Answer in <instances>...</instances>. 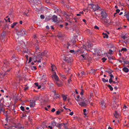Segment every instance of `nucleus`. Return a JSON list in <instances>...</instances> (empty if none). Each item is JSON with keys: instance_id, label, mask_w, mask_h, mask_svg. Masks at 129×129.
Wrapping results in <instances>:
<instances>
[{"instance_id": "obj_50", "label": "nucleus", "mask_w": 129, "mask_h": 129, "mask_svg": "<svg viewBox=\"0 0 129 129\" xmlns=\"http://www.w3.org/2000/svg\"><path fill=\"white\" fill-rule=\"evenodd\" d=\"M55 111V109L54 108H53L51 110V111L52 112H53Z\"/></svg>"}, {"instance_id": "obj_24", "label": "nucleus", "mask_w": 129, "mask_h": 129, "mask_svg": "<svg viewBox=\"0 0 129 129\" xmlns=\"http://www.w3.org/2000/svg\"><path fill=\"white\" fill-rule=\"evenodd\" d=\"M123 71L126 73L128 72V69L126 67H124L123 69Z\"/></svg>"}, {"instance_id": "obj_1", "label": "nucleus", "mask_w": 129, "mask_h": 129, "mask_svg": "<svg viewBox=\"0 0 129 129\" xmlns=\"http://www.w3.org/2000/svg\"><path fill=\"white\" fill-rule=\"evenodd\" d=\"M52 123L54 126H56L61 128H66L67 126V123H62L60 124H57L55 121H53Z\"/></svg>"}, {"instance_id": "obj_57", "label": "nucleus", "mask_w": 129, "mask_h": 129, "mask_svg": "<svg viewBox=\"0 0 129 129\" xmlns=\"http://www.w3.org/2000/svg\"><path fill=\"white\" fill-rule=\"evenodd\" d=\"M108 58L110 60H111V59H113V58H112V57H111L109 56L108 57Z\"/></svg>"}, {"instance_id": "obj_30", "label": "nucleus", "mask_w": 129, "mask_h": 129, "mask_svg": "<svg viewBox=\"0 0 129 129\" xmlns=\"http://www.w3.org/2000/svg\"><path fill=\"white\" fill-rule=\"evenodd\" d=\"M107 86L109 88V89L111 91H112L113 90V88L110 85H108Z\"/></svg>"}, {"instance_id": "obj_61", "label": "nucleus", "mask_w": 129, "mask_h": 129, "mask_svg": "<svg viewBox=\"0 0 129 129\" xmlns=\"http://www.w3.org/2000/svg\"><path fill=\"white\" fill-rule=\"evenodd\" d=\"M83 94V91L82 90L80 92V94L81 95H82Z\"/></svg>"}, {"instance_id": "obj_25", "label": "nucleus", "mask_w": 129, "mask_h": 129, "mask_svg": "<svg viewBox=\"0 0 129 129\" xmlns=\"http://www.w3.org/2000/svg\"><path fill=\"white\" fill-rule=\"evenodd\" d=\"M102 35L104 36L103 37L104 38H108V35L107 34V33H102Z\"/></svg>"}, {"instance_id": "obj_45", "label": "nucleus", "mask_w": 129, "mask_h": 129, "mask_svg": "<svg viewBox=\"0 0 129 129\" xmlns=\"http://www.w3.org/2000/svg\"><path fill=\"white\" fill-rule=\"evenodd\" d=\"M94 28L95 29H98V30L99 29V27H98L96 25H95L94 26Z\"/></svg>"}, {"instance_id": "obj_2", "label": "nucleus", "mask_w": 129, "mask_h": 129, "mask_svg": "<svg viewBox=\"0 0 129 129\" xmlns=\"http://www.w3.org/2000/svg\"><path fill=\"white\" fill-rule=\"evenodd\" d=\"M114 115L115 118L117 119H119L118 120H117L118 121H119V120L120 121L121 120L120 119L121 118V116L119 111H115V112L114 114Z\"/></svg>"}, {"instance_id": "obj_21", "label": "nucleus", "mask_w": 129, "mask_h": 129, "mask_svg": "<svg viewBox=\"0 0 129 129\" xmlns=\"http://www.w3.org/2000/svg\"><path fill=\"white\" fill-rule=\"evenodd\" d=\"M43 55H37V56L36 57V58H39V60L37 61V62H41V58H42V56H43Z\"/></svg>"}, {"instance_id": "obj_14", "label": "nucleus", "mask_w": 129, "mask_h": 129, "mask_svg": "<svg viewBox=\"0 0 129 129\" xmlns=\"http://www.w3.org/2000/svg\"><path fill=\"white\" fill-rule=\"evenodd\" d=\"M11 60L12 62H17L18 61L16 59L15 56L14 55L12 56Z\"/></svg>"}, {"instance_id": "obj_43", "label": "nucleus", "mask_w": 129, "mask_h": 129, "mask_svg": "<svg viewBox=\"0 0 129 129\" xmlns=\"http://www.w3.org/2000/svg\"><path fill=\"white\" fill-rule=\"evenodd\" d=\"M113 82V81L112 80V79L110 78L109 80V82L111 84L112 83V82Z\"/></svg>"}, {"instance_id": "obj_62", "label": "nucleus", "mask_w": 129, "mask_h": 129, "mask_svg": "<svg viewBox=\"0 0 129 129\" xmlns=\"http://www.w3.org/2000/svg\"><path fill=\"white\" fill-rule=\"evenodd\" d=\"M84 113H85L86 112V109H84L83 110Z\"/></svg>"}, {"instance_id": "obj_40", "label": "nucleus", "mask_w": 129, "mask_h": 129, "mask_svg": "<svg viewBox=\"0 0 129 129\" xmlns=\"http://www.w3.org/2000/svg\"><path fill=\"white\" fill-rule=\"evenodd\" d=\"M113 51L111 49H109V52L108 53L110 54H112Z\"/></svg>"}, {"instance_id": "obj_49", "label": "nucleus", "mask_w": 129, "mask_h": 129, "mask_svg": "<svg viewBox=\"0 0 129 129\" xmlns=\"http://www.w3.org/2000/svg\"><path fill=\"white\" fill-rule=\"evenodd\" d=\"M116 12L117 13H119L120 11V10L119 9H117L116 10Z\"/></svg>"}, {"instance_id": "obj_47", "label": "nucleus", "mask_w": 129, "mask_h": 129, "mask_svg": "<svg viewBox=\"0 0 129 129\" xmlns=\"http://www.w3.org/2000/svg\"><path fill=\"white\" fill-rule=\"evenodd\" d=\"M109 76H110V78H111L112 79L113 78H114V76L113 75H112V74L110 75H109Z\"/></svg>"}, {"instance_id": "obj_63", "label": "nucleus", "mask_w": 129, "mask_h": 129, "mask_svg": "<svg viewBox=\"0 0 129 129\" xmlns=\"http://www.w3.org/2000/svg\"><path fill=\"white\" fill-rule=\"evenodd\" d=\"M24 15H26V16H29V14H28V13H24Z\"/></svg>"}, {"instance_id": "obj_11", "label": "nucleus", "mask_w": 129, "mask_h": 129, "mask_svg": "<svg viewBox=\"0 0 129 129\" xmlns=\"http://www.w3.org/2000/svg\"><path fill=\"white\" fill-rule=\"evenodd\" d=\"M12 126L18 128L23 129V128L22 127L20 124L19 123H18L17 125L15 124V125H13Z\"/></svg>"}, {"instance_id": "obj_27", "label": "nucleus", "mask_w": 129, "mask_h": 129, "mask_svg": "<svg viewBox=\"0 0 129 129\" xmlns=\"http://www.w3.org/2000/svg\"><path fill=\"white\" fill-rule=\"evenodd\" d=\"M60 77L61 79L63 80H65L67 78L65 76L63 75H60Z\"/></svg>"}, {"instance_id": "obj_59", "label": "nucleus", "mask_w": 129, "mask_h": 129, "mask_svg": "<svg viewBox=\"0 0 129 129\" xmlns=\"http://www.w3.org/2000/svg\"><path fill=\"white\" fill-rule=\"evenodd\" d=\"M48 128H49L50 129H52L53 127L52 126H49L48 127Z\"/></svg>"}, {"instance_id": "obj_41", "label": "nucleus", "mask_w": 129, "mask_h": 129, "mask_svg": "<svg viewBox=\"0 0 129 129\" xmlns=\"http://www.w3.org/2000/svg\"><path fill=\"white\" fill-rule=\"evenodd\" d=\"M20 109L21 110L23 111H24L25 109L24 107L23 106H21L20 107Z\"/></svg>"}, {"instance_id": "obj_20", "label": "nucleus", "mask_w": 129, "mask_h": 129, "mask_svg": "<svg viewBox=\"0 0 129 129\" xmlns=\"http://www.w3.org/2000/svg\"><path fill=\"white\" fill-rule=\"evenodd\" d=\"M91 45L89 43H88L86 45V46H85V47H83L84 48H85V49H87V48H91Z\"/></svg>"}, {"instance_id": "obj_5", "label": "nucleus", "mask_w": 129, "mask_h": 129, "mask_svg": "<svg viewBox=\"0 0 129 129\" xmlns=\"http://www.w3.org/2000/svg\"><path fill=\"white\" fill-rule=\"evenodd\" d=\"M91 5L92 7V9H93L94 11H96L101 8L98 4H91Z\"/></svg>"}, {"instance_id": "obj_51", "label": "nucleus", "mask_w": 129, "mask_h": 129, "mask_svg": "<svg viewBox=\"0 0 129 129\" xmlns=\"http://www.w3.org/2000/svg\"><path fill=\"white\" fill-rule=\"evenodd\" d=\"M81 74L82 76L85 75V72L84 71H82L81 72Z\"/></svg>"}, {"instance_id": "obj_36", "label": "nucleus", "mask_w": 129, "mask_h": 129, "mask_svg": "<svg viewBox=\"0 0 129 129\" xmlns=\"http://www.w3.org/2000/svg\"><path fill=\"white\" fill-rule=\"evenodd\" d=\"M121 37L123 38L124 40L126 38H127V37L125 35H121Z\"/></svg>"}, {"instance_id": "obj_17", "label": "nucleus", "mask_w": 129, "mask_h": 129, "mask_svg": "<svg viewBox=\"0 0 129 129\" xmlns=\"http://www.w3.org/2000/svg\"><path fill=\"white\" fill-rule=\"evenodd\" d=\"M101 107L103 109L105 107V104L104 101V100H102L101 102Z\"/></svg>"}, {"instance_id": "obj_19", "label": "nucleus", "mask_w": 129, "mask_h": 129, "mask_svg": "<svg viewBox=\"0 0 129 129\" xmlns=\"http://www.w3.org/2000/svg\"><path fill=\"white\" fill-rule=\"evenodd\" d=\"M79 59L80 60H84L85 59L86 57L85 56L83 55H81L79 57Z\"/></svg>"}, {"instance_id": "obj_29", "label": "nucleus", "mask_w": 129, "mask_h": 129, "mask_svg": "<svg viewBox=\"0 0 129 129\" xmlns=\"http://www.w3.org/2000/svg\"><path fill=\"white\" fill-rule=\"evenodd\" d=\"M17 22H14L12 24L11 27L12 28H13L14 26L17 23Z\"/></svg>"}, {"instance_id": "obj_28", "label": "nucleus", "mask_w": 129, "mask_h": 129, "mask_svg": "<svg viewBox=\"0 0 129 129\" xmlns=\"http://www.w3.org/2000/svg\"><path fill=\"white\" fill-rule=\"evenodd\" d=\"M9 121H7V123L6 124H5V126H8V127H6L5 126V128H8V127H9L10 126H11V127H12V126H10V123H9Z\"/></svg>"}, {"instance_id": "obj_3", "label": "nucleus", "mask_w": 129, "mask_h": 129, "mask_svg": "<svg viewBox=\"0 0 129 129\" xmlns=\"http://www.w3.org/2000/svg\"><path fill=\"white\" fill-rule=\"evenodd\" d=\"M35 46L36 47V51L35 52V53L36 54L38 53V55H43L44 54V53H41L40 52V51H41L39 50V48L38 46V45L37 44H36L35 45Z\"/></svg>"}, {"instance_id": "obj_54", "label": "nucleus", "mask_w": 129, "mask_h": 129, "mask_svg": "<svg viewBox=\"0 0 129 129\" xmlns=\"http://www.w3.org/2000/svg\"><path fill=\"white\" fill-rule=\"evenodd\" d=\"M35 84L37 86H38V82H36L35 83Z\"/></svg>"}, {"instance_id": "obj_39", "label": "nucleus", "mask_w": 129, "mask_h": 129, "mask_svg": "<svg viewBox=\"0 0 129 129\" xmlns=\"http://www.w3.org/2000/svg\"><path fill=\"white\" fill-rule=\"evenodd\" d=\"M102 62H105V61L107 60V59L105 58L104 57L102 58Z\"/></svg>"}, {"instance_id": "obj_23", "label": "nucleus", "mask_w": 129, "mask_h": 129, "mask_svg": "<svg viewBox=\"0 0 129 129\" xmlns=\"http://www.w3.org/2000/svg\"><path fill=\"white\" fill-rule=\"evenodd\" d=\"M63 15L65 16L66 18H68L69 17L70 15L67 14V13L65 12H64L63 13Z\"/></svg>"}, {"instance_id": "obj_46", "label": "nucleus", "mask_w": 129, "mask_h": 129, "mask_svg": "<svg viewBox=\"0 0 129 129\" xmlns=\"http://www.w3.org/2000/svg\"><path fill=\"white\" fill-rule=\"evenodd\" d=\"M10 70H11V69H9L8 70H7L6 71V72L5 73L4 75H7V72H8L10 71Z\"/></svg>"}, {"instance_id": "obj_55", "label": "nucleus", "mask_w": 129, "mask_h": 129, "mask_svg": "<svg viewBox=\"0 0 129 129\" xmlns=\"http://www.w3.org/2000/svg\"><path fill=\"white\" fill-rule=\"evenodd\" d=\"M31 59H32V58L31 57H29V60L28 63L30 62L31 61Z\"/></svg>"}, {"instance_id": "obj_13", "label": "nucleus", "mask_w": 129, "mask_h": 129, "mask_svg": "<svg viewBox=\"0 0 129 129\" xmlns=\"http://www.w3.org/2000/svg\"><path fill=\"white\" fill-rule=\"evenodd\" d=\"M51 65L52 71L54 73V72H55V70L56 69V67L53 64H52L51 63Z\"/></svg>"}, {"instance_id": "obj_22", "label": "nucleus", "mask_w": 129, "mask_h": 129, "mask_svg": "<svg viewBox=\"0 0 129 129\" xmlns=\"http://www.w3.org/2000/svg\"><path fill=\"white\" fill-rule=\"evenodd\" d=\"M5 110L3 108L2 105L0 104V113L2 112L4 113Z\"/></svg>"}, {"instance_id": "obj_7", "label": "nucleus", "mask_w": 129, "mask_h": 129, "mask_svg": "<svg viewBox=\"0 0 129 129\" xmlns=\"http://www.w3.org/2000/svg\"><path fill=\"white\" fill-rule=\"evenodd\" d=\"M78 103L79 105L81 107H86L87 106V103H86L84 101V100L81 101V100H79V101H78Z\"/></svg>"}, {"instance_id": "obj_58", "label": "nucleus", "mask_w": 129, "mask_h": 129, "mask_svg": "<svg viewBox=\"0 0 129 129\" xmlns=\"http://www.w3.org/2000/svg\"><path fill=\"white\" fill-rule=\"evenodd\" d=\"M74 52V50H72L70 51V52L71 53H73Z\"/></svg>"}, {"instance_id": "obj_56", "label": "nucleus", "mask_w": 129, "mask_h": 129, "mask_svg": "<svg viewBox=\"0 0 129 129\" xmlns=\"http://www.w3.org/2000/svg\"><path fill=\"white\" fill-rule=\"evenodd\" d=\"M73 112H71L70 113H69V115H72L73 114Z\"/></svg>"}, {"instance_id": "obj_6", "label": "nucleus", "mask_w": 129, "mask_h": 129, "mask_svg": "<svg viewBox=\"0 0 129 129\" xmlns=\"http://www.w3.org/2000/svg\"><path fill=\"white\" fill-rule=\"evenodd\" d=\"M63 60L68 63H70L72 61V57L64 56L63 58Z\"/></svg>"}, {"instance_id": "obj_26", "label": "nucleus", "mask_w": 129, "mask_h": 129, "mask_svg": "<svg viewBox=\"0 0 129 129\" xmlns=\"http://www.w3.org/2000/svg\"><path fill=\"white\" fill-rule=\"evenodd\" d=\"M62 97L63 98V100L64 101H66L67 98V95H65L64 94H62Z\"/></svg>"}, {"instance_id": "obj_16", "label": "nucleus", "mask_w": 129, "mask_h": 129, "mask_svg": "<svg viewBox=\"0 0 129 129\" xmlns=\"http://www.w3.org/2000/svg\"><path fill=\"white\" fill-rule=\"evenodd\" d=\"M124 16H126L128 21H129V11L127 12H125Z\"/></svg>"}, {"instance_id": "obj_52", "label": "nucleus", "mask_w": 129, "mask_h": 129, "mask_svg": "<svg viewBox=\"0 0 129 129\" xmlns=\"http://www.w3.org/2000/svg\"><path fill=\"white\" fill-rule=\"evenodd\" d=\"M72 41H73L72 42L73 43H75L76 42V41L75 39H72V40H71Z\"/></svg>"}, {"instance_id": "obj_12", "label": "nucleus", "mask_w": 129, "mask_h": 129, "mask_svg": "<svg viewBox=\"0 0 129 129\" xmlns=\"http://www.w3.org/2000/svg\"><path fill=\"white\" fill-rule=\"evenodd\" d=\"M56 84L59 87H60L62 85V82L59 80L55 81Z\"/></svg>"}, {"instance_id": "obj_38", "label": "nucleus", "mask_w": 129, "mask_h": 129, "mask_svg": "<svg viewBox=\"0 0 129 129\" xmlns=\"http://www.w3.org/2000/svg\"><path fill=\"white\" fill-rule=\"evenodd\" d=\"M96 70H94L93 69H92L91 71H92V74H93L95 75V72L96 71Z\"/></svg>"}, {"instance_id": "obj_37", "label": "nucleus", "mask_w": 129, "mask_h": 129, "mask_svg": "<svg viewBox=\"0 0 129 129\" xmlns=\"http://www.w3.org/2000/svg\"><path fill=\"white\" fill-rule=\"evenodd\" d=\"M74 120H80V119L76 117H74Z\"/></svg>"}, {"instance_id": "obj_33", "label": "nucleus", "mask_w": 129, "mask_h": 129, "mask_svg": "<svg viewBox=\"0 0 129 129\" xmlns=\"http://www.w3.org/2000/svg\"><path fill=\"white\" fill-rule=\"evenodd\" d=\"M113 72V71L111 70H110L109 71H106V72H107L109 73V75L111 74H112L111 73H112Z\"/></svg>"}, {"instance_id": "obj_8", "label": "nucleus", "mask_w": 129, "mask_h": 129, "mask_svg": "<svg viewBox=\"0 0 129 129\" xmlns=\"http://www.w3.org/2000/svg\"><path fill=\"white\" fill-rule=\"evenodd\" d=\"M101 16L102 17V18H106L107 16V15L106 12L104 11H101Z\"/></svg>"}, {"instance_id": "obj_10", "label": "nucleus", "mask_w": 129, "mask_h": 129, "mask_svg": "<svg viewBox=\"0 0 129 129\" xmlns=\"http://www.w3.org/2000/svg\"><path fill=\"white\" fill-rule=\"evenodd\" d=\"M52 77L53 79H55V81L59 80V78L55 72H54V74L52 76Z\"/></svg>"}, {"instance_id": "obj_42", "label": "nucleus", "mask_w": 129, "mask_h": 129, "mask_svg": "<svg viewBox=\"0 0 129 129\" xmlns=\"http://www.w3.org/2000/svg\"><path fill=\"white\" fill-rule=\"evenodd\" d=\"M60 113V112L59 110H58L56 112V114L57 115H59Z\"/></svg>"}, {"instance_id": "obj_18", "label": "nucleus", "mask_w": 129, "mask_h": 129, "mask_svg": "<svg viewBox=\"0 0 129 129\" xmlns=\"http://www.w3.org/2000/svg\"><path fill=\"white\" fill-rule=\"evenodd\" d=\"M33 2L36 5H38L41 3V1L39 0H32Z\"/></svg>"}, {"instance_id": "obj_9", "label": "nucleus", "mask_w": 129, "mask_h": 129, "mask_svg": "<svg viewBox=\"0 0 129 129\" xmlns=\"http://www.w3.org/2000/svg\"><path fill=\"white\" fill-rule=\"evenodd\" d=\"M30 102V106L31 108H33L36 105V101L34 100H30L29 101Z\"/></svg>"}, {"instance_id": "obj_53", "label": "nucleus", "mask_w": 129, "mask_h": 129, "mask_svg": "<svg viewBox=\"0 0 129 129\" xmlns=\"http://www.w3.org/2000/svg\"><path fill=\"white\" fill-rule=\"evenodd\" d=\"M71 81V78H70L68 80V83H70V82Z\"/></svg>"}, {"instance_id": "obj_34", "label": "nucleus", "mask_w": 129, "mask_h": 129, "mask_svg": "<svg viewBox=\"0 0 129 129\" xmlns=\"http://www.w3.org/2000/svg\"><path fill=\"white\" fill-rule=\"evenodd\" d=\"M102 81L104 82H108V80H106L104 78H102Z\"/></svg>"}, {"instance_id": "obj_31", "label": "nucleus", "mask_w": 129, "mask_h": 129, "mask_svg": "<svg viewBox=\"0 0 129 129\" xmlns=\"http://www.w3.org/2000/svg\"><path fill=\"white\" fill-rule=\"evenodd\" d=\"M127 50V49L125 48H122L121 50V52H122V51H125Z\"/></svg>"}, {"instance_id": "obj_60", "label": "nucleus", "mask_w": 129, "mask_h": 129, "mask_svg": "<svg viewBox=\"0 0 129 129\" xmlns=\"http://www.w3.org/2000/svg\"><path fill=\"white\" fill-rule=\"evenodd\" d=\"M28 87H24V90L25 91L26 90H27L28 89Z\"/></svg>"}, {"instance_id": "obj_64", "label": "nucleus", "mask_w": 129, "mask_h": 129, "mask_svg": "<svg viewBox=\"0 0 129 129\" xmlns=\"http://www.w3.org/2000/svg\"><path fill=\"white\" fill-rule=\"evenodd\" d=\"M25 57H26V59L27 60H28V55H25Z\"/></svg>"}, {"instance_id": "obj_15", "label": "nucleus", "mask_w": 129, "mask_h": 129, "mask_svg": "<svg viewBox=\"0 0 129 129\" xmlns=\"http://www.w3.org/2000/svg\"><path fill=\"white\" fill-rule=\"evenodd\" d=\"M52 19L53 22H57V16L55 15H53L52 17Z\"/></svg>"}, {"instance_id": "obj_4", "label": "nucleus", "mask_w": 129, "mask_h": 129, "mask_svg": "<svg viewBox=\"0 0 129 129\" xmlns=\"http://www.w3.org/2000/svg\"><path fill=\"white\" fill-rule=\"evenodd\" d=\"M25 29L24 28H21L20 31L17 33L18 35L22 36L26 34Z\"/></svg>"}, {"instance_id": "obj_48", "label": "nucleus", "mask_w": 129, "mask_h": 129, "mask_svg": "<svg viewBox=\"0 0 129 129\" xmlns=\"http://www.w3.org/2000/svg\"><path fill=\"white\" fill-rule=\"evenodd\" d=\"M124 63L126 64H129V62L128 61H124Z\"/></svg>"}, {"instance_id": "obj_32", "label": "nucleus", "mask_w": 129, "mask_h": 129, "mask_svg": "<svg viewBox=\"0 0 129 129\" xmlns=\"http://www.w3.org/2000/svg\"><path fill=\"white\" fill-rule=\"evenodd\" d=\"M79 97H80L79 95H78L77 97L76 98V101H78H78H79V100H81V98H80V99H79Z\"/></svg>"}, {"instance_id": "obj_44", "label": "nucleus", "mask_w": 129, "mask_h": 129, "mask_svg": "<svg viewBox=\"0 0 129 129\" xmlns=\"http://www.w3.org/2000/svg\"><path fill=\"white\" fill-rule=\"evenodd\" d=\"M40 17L41 19H44L45 18V17L43 15H40Z\"/></svg>"}, {"instance_id": "obj_35", "label": "nucleus", "mask_w": 129, "mask_h": 129, "mask_svg": "<svg viewBox=\"0 0 129 129\" xmlns=\"http://www.w3.org/2000/svg\"><path fill=\"white\" fill-rule=\"evenodd\" d=\"M31 69L33 70H36L37 69L36 67L35 66H32L31 67Z\"/></svg>"}]
</instances>
